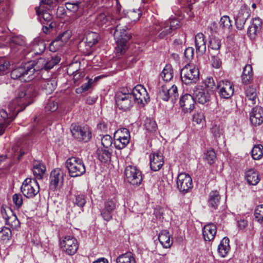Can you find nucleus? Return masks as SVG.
<instances>
[{
	"label": "nucleus",
	"instance_id": "nucleus-1",
	"mask_svg": "<svg viewBox=\"0 0 263 263\" xmlns=\"http://www.w3.org/2000/svg\"><path fill=\"white\" fill-rule=\"evenodd\" d=\"M36 90L35 86L29 84L19 89L14 99L8 104L9 112L4 109L0 110V135H2L6 128L15 119L20 111L30 104L33 98L36 96Z\"/></svg>",
	"mask_w": 263,
	"mask_h": 263
},
{
	"label": "nucleus",
	"instance_id": "nucleus-2",
	"mask_svg": "<svg viewBox=\"0 0 263 263\" xmlns=\"http://www.w3.org/2000/svg\"><path fill=\"white\" fill-rule=\"evenodd\" d=\"M180 26L179 22L176 19H170L165 22L156 20L151 28V34L162 39L170 34L174 30Z\"/></svg>",
	"mask_w": 263,
	"mask_h": 263
},
{
	"label": "nucleus",
	"instance_id": "nucleus-3",
	"mask_svg": "<svg viewBox=\"0 0 263 263\" xmlns=\"http://www.w3.org/2000/svg\"><path fill=\"white\" fill-rule=\"evenodd\" d=\"M35 65V61H31L21 64L11 71V78L20 79L21 81L24 82L31 81L34 78L33 75L37 70Z\"/></svg>",
	"mask_w": 263,
	"mask_h": 263
},
{
	"label": "nucleus",
	"instance_id": "nucleus-4",
	"mask_svg": "<svg viewBox=\"0 0 263 263\" xmlns=\"http://www.w3.org/2000/svg\"><path fill=\"white\" fill-rule=\"evenodd\" d=\"M114 36L117 44L115 47L116 53L118 55L124 54L127 48V43L131 37L130 34L127 32L126 27L117 25L115 29Z\"/></svg>",
	"mask_w": 263,
	"mask_h": 263
},
{
	"label": "nucleus",
	"instance_id": "nucleus-5",
	"mask_svg": "<svg viewBox=\"0 0 263 263\" xmlns=\"http://www.w3.org/2000/svg\"><path fill=\"white\" fill-rule=\"evenodd\" d=\"M66 167L68 170L69 175L72 177L81 176L86 172L85 166L82 159L72 157L65 162Z\"/></svg>",
	"mask_w": 263,
	"mask_h": 263
},
{
	"label": "nucleus",
	"instance_id": "nucleus-6",
	"mask_svg": "<svg viewBox=\"0 0 263 263\" xmlns=\"http://www.w3.org/2000/svg\"><path fill=\"white\" fill-rule=\"evenodd\" d=\"M182 82L185 84L196 83L199 78V71L193 65L187 64L184 66L180 72Z\"/></svg>",
	"mask_w": 263,
	"mask_h": 263
},
{
	"label": "nucleus",
	"instance_id": "nucleus-7",
	"mask_svg": "<svg viewBox=\"0 0 263 263\" xmlns=\"http://www.w3.org/2000/svg\"><path fill=\"white\" fill-rule=\"evenodd\" d=\"M118 205V200L116 197L106 199L103 206L100 209V214L103 219L107 221L110 220L112 218V213Z\"/></svg>",
	"mask_w": 263,
	"mask_h": 263
},
{
	"label": "nucleus",
	"instance_id": "nucleus-8",
	"mask_svg": "<svg viewBox=\"0 0 263 263\" xmlns=\"http://www.w3.org/2000/svg\"><path fill=\"white\" fill-rule=\"evenodd\" d=\"M21 190L24 196L28 198H32L39 193L40 186L35 179L26 178L23 181Z\"/></svg>",
	"mask_w": 263,
	"mask_h": 263
},
{
	"label": "nucleus",
	"instance_id": "nucleus-9",
	"mask_svg": "<svg viewBox=\"0 0 263 263\" xmlns=\"http://www.w3.org/2000/svg\"><path fill=\"white\" fill-rule=\"evenodd\" d=\"M116 102L119 109L123 111L129 110L135 102L130 93L120 91L116 95Z\"/></svg>",
	"mask_w": 263,
	"mask_h": 263
},
{
	"label": "nucleus",
	"instance_id": "nucleus-10",
	"mask_svg": "<svg viewBox=\"0 0 263 263\" xmlns=\"http://www.w3.org/2000/svg\"><path fill=\"white\" fill-rule=\"evenodd\" d=\"M70 131L73 138L79 141L87 142L91 137V132L87 126L72 124Z\"/></svg>",
	"mask_w": 263,
	"mask_h": 263
},
{
	"label": "nucleus",
	"instance_id": "nucleus-11",
	"mask_svg": "<svg viewBox=\"0 0 263 263\" xmlns=\"http://www.w3.org/2000/svg\"><path fill=\"white\" fill-rule=\"evenodd\" d=\"M126 180L130 184L138 186L142 180L141 172L135 166L131 165L126 167L124 171Z\"/></svg>",
	"mask_w": 263,
	"mask_h": 263
},
{
	"label": "nucleus",
	"instance_id": "nucleus-12",
	"mask_svg": "<svg viewBox=\"0 0 263 263\" xmlns=\"http://www.w3.org/2000/svg\"><path fill=\"white\" fill-rule=\"evenodd\" d=\"M61 248L63 252L69 255H73L78 251L79 243L72 236H66L60 241Z\"/></svg>",
	"mask_w": 263,
	"mask_h": 263
},
{
	"label": "nucleus",
	"instance_id": "nucleus-13",
	"mask_svg": "<svg viewBox=\"0 0 263 263\" xmlns=\"http://www.w3.org/2000/svg\"><path fill=\"white\" fill-rule=\"evenodd\" d=\"M176 183L177 189L183 194L189 192L193 187L191 177L185 173H180L178 175Z\"/></svg>",
	"mask_w": 263,
	"mask_h": 263
},
{
	"label": "nucleus",
	"instance_id": "nucleus-14",
	"mask_svg": "<svg viewBox=\"0 0 263 263\" xmlns=\"http://www.w3.org/2000/svg\"><path fill=\"white\" fill-rule=\"evenodd\" d=\"M130 93L133 96L134 102L138 104L144 105L149 101L148 93L146 89L141 85L135 86Z\"/></svg>",
	"mask_w": 263,
	"mask_h": 263
},
{
	"label": "nucleus",
	"instance_id": "nucleus-15",
	"mask_svg": "<svg viewBox=\"0 0 263 263\" xmlns=\"http://www.w3.org/2000/svg\"><path fill=\"white\" fill-rule=\"evenodd\" d=\"M1 211L2 216L5 219L6 224L9 225L13 229H17L20 227L19 220L10 208L2 207Z\"/></svg>",
	"mask_w": 263,
	"mask_h": 263
},
{
	"label": "nucleus",
	"instance_id": "nucleus-16",
	"mask_svg": "<svg viewBox=\"0 0 263 263\" xmlns=\"http://www.w3.org/2000/svg\"><path fill=\"white\" fill-rule=\"evenodd\" d=\"M195 99L199 103L204 104L211 98V92L202 85H197L193 88Z\"/></svg>",
	"mask_w": 263,
	"mask_h": 263
},
{
	"label": "nucleus",
	"instance_id": "nucleus-17",
	"mask_svg": "<svg viewBox=\"0 0 263 263\" xmlns=\"http://www.w3.org/2000/svg\"><path fill=\"white\" fill-rule=\"evenodd\" d=\"M218 94L223 99H229L234 94V87L233 84L228 80L220 81L217 86Z\"/></svg>",
	"mask_w": 263,
	"mask_h": 263
},
{
	"label": "nucleus",
	"instance_id": "nucleus-18",
	"mask_svg": "<svg viewBox=\"0 0 263 263\" xmlns=\"http://www.w3.org/2000/svg\"><path fill=\"white\" fill-rule=\"evenodd\" d=\"M61 58L59 55H55L48 58L47 59L40 58L37 62H35V67L37 68L36 72L40 69L44 68L46 70L52 68L60 61Z\"/></svg>",
	"mask_w": 263,
	"mask_h": 263
},
{
	"label": "nucleus",
	"instance_id": "nucleus-19",
	"mask_svg": "<svg viewBox=\"0 0 263 263\" xmlns=\"http://www.w3.org/2000/svg\"><path fill=\"white\" fill-rule=\"evenodd\" d=\"M249 11L246 6H242L235 15V24L238 29L243 28L246 20L250 16Z\"/></svg>",
	"mask_w": 263,
	"mask_h": 263
},
{
	"label": "nucleus",
	"instance_id": "nucleus-20",
	"mask_svg": "<svg viewBox=\"0 0 263 263\" xmlns=\"http://www.w3.org/2000/svg\"><path fill=\"white\" fill-rule=\"evenodd\" d=\"M195 101L194 96L189 93L182 95L180 99V106L184 112H190L194 108Z\"/></svg>",
	"mask_w": 263,
	"mask_h": 263
},
{
	"label": "nucleus",
	"instance_id": "nucleus-21",
	"mask_svg": "<svg viewBox=\"0 0 263 263\" xmlns=\"http://www.w3.org/2000/svg\"><path fill=\"white\" fill-rule=\"evenodd\" d=\"M10 46L14 52L21 50L25 54L26 48V41L23 36H16L10 39Z\"/></svg>",
	"mask_w": 263,
	"mask_h": 263
},
{
	"label": "nucleus",
	"instance_id": "nucleus-22",
	"mask_svg": "<svg viewBox=\"0 0 263 263\" xmlns=\"http://www.w3.org/2000/svg\"><path fill=\"white\" fill-rule=\"evenodd\" d=\"M250 120L253 125H260L263 122L262 107L259 106L253 107L250 113Z\"/></svg>",
	"mask_w": 263,
	"mask_h": 263
},
{
	"label": "nucleus",
	"instance_id": "nucleus-23",
	"mask_svg": "<svg viewBox=\"0 0 263 263\" xmlns=\"http://www.w3.org/2000/svg\"><path fill=\"white\" fill-rule=\"evenodd\" d=\"M50 189L55 190L62 184L63 180V173L61 169L55 168L51 171L50 177Z\"/></svg>",
	"mask_w": 263,
	"mask_h": 263
},
{
	"label": "nucleus",
	"instance_id": "nucleus-24",
	"mask_svg": "<svg viewBox=\"0 0 263 263\" xmlns=\"http://www.w3.org/2000/svg\"><path fill=\"white\" fill-rule=\"evenodd\" d=\"M164 164L163 156L158 152H154L150 155V167L154 171H159Z\"/></svg>",
	"mask_w": 263,
	"mask_h": 263
},
{
	"label": "nucleus",
	"instance_id": "nucleus-25",
	"mask_svg": "<svg viewBox=\"0 0 263 263\" xmlns=\"http://www.w3.org/2000/svg\"><path fill=\"white\" fill-rule=\"evenodd\" d=\"M246 102L250 106L254 105L258 101L256 87L250 86L245 88Z\"/></svg>",
	"mask_w": 263,
	"mask_h": 263
},
{
	"label": "nucleus",
	"instance_id": "nucleus-26",
	"mask_svg": "<svg viewBox=\"0 0 263 263\" xmlns=\"http://www.w3.org/2000/svg\"><path fill=\"white\" fill-rule=\"evenodd\" d=\"M43 91L46 95L50 94L55 89L57 82L54 79L43 80L40 82Z\"/></svg>",
	"mask_w": 263,
	"mask_h": 263
},
{
	"label": "nucleus",
	"instance_id": "nucleus-27",
	"mask_svg": "<svg viewBox=\"0 0 263 263\" xmlns=\"http://www.w3.org/2000/svg\"><path fill=\"white\" fill-rule=\"evenodd\" d=\"M112 20L111 13L105 10L99 13L96 18V23L98 26H102L104 25H108Z\"/></svg>",
	"mask_w": 263,
	"mask_h": 263
},
{
	"label": "nucleus",
	"instance_id": "nucleus-28",
	"mask_svg": "<svg viewBox=\"0 0 263 263\" xmlns=\"http://www.w3.org/2000/svg\"><path fill=\"white\" fill-rule=\"evenodd\" d=\"M216 233V226L213 223L206 224L203 229V236L205 241L213 240Z\"/></svg>",
	"mask_w": 263,
	"mask_h": 263
},
{
	"label": "nucleus",
	"instance_id": "nucleus-29",
	"mask_svg": "<svg viewBox=\"0 0 263 263\" xmlns=\"http://www.w3.org/2000/svg\"><path fill=\"white\" fill-rule=\"evenodd\" d=\"M245 178L250 185H256L259 181L258 173L254 168H249L246 171Z\"/></svg>",
	"mask_w": 263,
	"mask_h": 263
},
{
	"label": "nucleus",
	"instance_id": "nucleus-30",
	"mask_svg": "<svg viewBox=\"0 0 263 263\" xmlns=\"http://www.w3.org/2000/svg\"><path fill=\"white\" fill-rule=\"evenodd\" d=\"M196 50L197 52L203 53L206 50L205 36L202 33H198L195 37Z\"/></svg>",
	"mask_w": 263,
	"mask_h": 263
},
{
	"label": "nucleus",
	"instance_id": "nucleus-31",
	"mask_svg": "<svg viewBox=\"0 0 263 263\" xmlns=\"http://www.w3.org/2000/svg\"><path fill=\"white\" fill-rule=\"evenodd\" d=\"M46 167L45 165L39 161H34L33 163V172L35 179H42L45 173Z\"/></svg>",
	"mask_w": 263,
	"mask_h": 263
},
{
	"label": "nucleus",
	"instance_id": "nucleus-32",
	"mask_svg": "<svg viewBox=\"0 0 263 263\" xmlns=\"http://www.w3.org/2000/svg\"><path fill=\"white\" fill-rule=\"evenodd\" d=\"M97 157L103 163L109 162L111 158V152L109 149L98 148L97 152Z\"/></svg>",
	"mask_w": 263,
	"mask_h": 263
},
{
	"label": "nucleus",
	"instance_id": "nucleus-33",
	"mask_svg": "<svg viewBox=\"0 0 263 263\" xmlns=\"http://www.w3.org/2000/svg\"><path fill=\"white\" fill-rule=\"evenodd\" d=\"M220 196L219 192L213 191L210 192L209 197V205L214 209H216L220 203Z\"/></svg>",
	"mask_w": 263,
	"mask_h": 263
},
{
	"label": "nucleus",
	"instance_id": "nucleus-34",
	"mask_svg": "<svg viewBox=\"0 0 263 263\" xmlns=\"http://www.w3.org/2000/svg\"><path fill=\"white\" fill-rule=\"evenodd\" d=\"M158 239L164 248H168L172 245V241L170 239L169 233L166 230L161 232L158 236Z\"/></svg>",
	"mask_w": 263,
	"mask_h": 263
},
{
	"label": "nucleus",
	"instance_id": "nucleus-35",
	"mask_svg": "<svg viewBox=\"0 0 263 263\" xmlns=\"http://www.w3.org/2000/svg\"><path fill=\"white\" fill-rule=\"evenodd\" d=\"M217 250L221 257H224L227 255L230 250L229 239L228 238L224 237L222 239L218 247Z\"/></svg>",
	"mask_w": 263,
	"mask_h": 263
},
{
	"label": "nucleus",
	"instance_id": "nucleus-36",
	"mask_svg": "<svg viewBox=\"0 0 263 263\" xmlns=\"http://www.w3.org/2000/svg\"><path fill=\"white\" fill-rule=\"evenodd\" d=\"M135 258L131 252H127L119 255L116 259V263H136Z\"/></svg>",
	"mask_w": 263,
	"mask_h": 263
},
{
	"label": "nucleus",
	"instance_id": "nucleus-37",
	"mask_svg": "<svg viewBox=\"0 0 263 263\" xmlns=\"http://www.w3.org/2000/svg\"><path fill=\"white\" fill-rule=\"evenodd\" d=\"M100 39L98 33L94 32H90L86 35V43L89 47H92L98 42Z\"/></svg>",
	"mask_w": 263,
	"mask_h": 263
},
{
	"label": "nucleus",
	"instance_id": "nucleus-38",
	"mask_svg": "<svg viewBox=\"0 0 263 263\" xmlns=\"http://www.w3.org/2000/svg\"><path fill=\"white\" fill-rule=\"evenodd\" d=\"M252 68L251 65L248 64L243 68L241 76L242 81L243 84H247L249 83L252 77Z\"/></svg>",
	"mask_w": 263,
	"mask_h": 263
},
{
	"label": "nucleus",
	"instance_id": "nucleus-39",
	"mask_svg": "<svg viewBox=\"0 0 263 263\" xmlns=\"http://www.w3.org/2000/svg\"><path fill=\"white\" fill-rule=\"evenodd\" d=\"M142 13V10L141 8H134L129 9L126 13V15L132 21L135 22L139 20Z\"/></svg>",
	"mask_w": 263,
	"mask_h": 263
},
{
	"label": "nucleus",
	"instance_id": "nucleus-40",
	"mask_svg": "<svg viewBox=\"0 0 263 263\" xmlns=\"http://www.w3.org/2000/svg\"><path fill=\"white\" fill-rule=\"evenodd\" d=\"M12 236L10 228L3 227L0 231V242L2 243H7L10 240Z\"/></svg>",
	"mask_w": 263,
	"mask_h": 263
},
{
	"label": "nucleus",
	"instance_id": "nucleus-41",
	"mask_svg": "<svg viewBox=\"0 0 263 263\" xmlns=\"http://www.w3.org/2000/svg\"><path fill=\"white\" fill-rule=\"evenodd\" d=\"M45 43L43 41H35L32 44V49L35 54H40L45 50Z\"/></svg>",
	"mask_w": 263,
	"mask_h": 263
},
{
	"label": "nucleus",
	"instance_id": "nucleus-42",
	"mask_svg": "<svg viewBox=\"0 0 263 263\" xmlns=\"http://www.w3.org/2000/svg\"><path fill=\"white\" fill-rule=\"evenodd\" d=\"M251 153L253 159H260L263 157V146L261 144L254 145L252 149Z\"/></svg>",
	"mask_w": 263,
	"mask_h": 263
},
{
	"label": "nucleus",
	"instance_id": "nucleus-43",
	"mask_svg": "<svg viewBox=\"0 0 263 263\" xmlns=\"http://www.w3.org/2000/svg\"><path fill=\"white\" fill-rule=\"evenodd\" d=\"M161 76L165 81H170L173 78V70L170 65H166L164 68Z\"/></svg>",
	"mask_w": 263,
	"mask_h": 263
},
{
	"label": "nucleus",
	"instance_id": "nucleus-44",
	"mask_svg": "<svg viewBox=\"0 0 263 263\" xmlns=\"http://www.w3.org/2000/svg\"><path fill=\"white\" fill-rule=\"evenodd\" d=\"M36 11L42 23H44L42 22V19L47 22L51 21L52 18V15L47 11L44 10L43 9H36Z\"/></svg>",
	"mask_w": 263,
	"mask_h": 263
},
{
	"label": "nucleus",
	"instance_id": "nucleus-45",
	"mask_svg": "<svg viewBox=\"0 0 263 263\" xmlns=\"http://www.w3.org/2000/svg\"><path fill=\"white\" fill-rule=\"evenodd\" d=\"M58 108V102L54 98H51L49 99L45 106L46 111L53 112L57 110Z\"/></svg>",
	"mask_w": 263,
	"mask_h": 263
},
{
	"label": "nucleus",
	"instance_id": "nucleus-46",
	"mask_svg": "<svg viewBox=\"0 0 263 263\" xmlns=\"http://www.w3.org/2000/svg\"><path fill=\"white\" fill-rule=\"evenodd\" d=\"M129 142V140L128 139L114 137V145L117 149H121L124 148Z\"/></svg>",
	"mask_w": 263,
	"mask_h": 263
},
{
	"label": "nucleus",
	"instance_id": "nucleus-47",
	"mask_svg": "<svg viewBox=\"0 0 263 263\" xmlns=\"http://www.w3.org/2000/svg\"><path fill=\"white\" fill-rule=\"evenodd\" d=\"M144 126L146 130L149 132H154L157 129V125L156 122L151 118L146 119Z\"/></svg>",
	"mask_w": 263,
	"mask_h": 263
},
{
	"label": "nucleus",
	"instance_id": "nucleus-48",
	"mask_svg": "<svg viewBox=\"0 0 263 263\" xmlns=\"http://www.w3.org/2000/svg\"><path fill=\"white\" fill-rule=\"evenodd\" d=\"M171 86L168 85H163L160 88L159 97L160 99L164 101H167L168 100V93Z\"/></svg>",
	"mask_w": 263,
	"mask_h": 263
},
{
	"label": "nucleus",
	"instance_id": "nucleus-49",
	"mask_svg": "<svg viewBox=\"0 0 263 263\" xmlns=\"http://www.w3.org/2000/svg\"><path fill=\"white\" fill-rule=\"evenodd\" d=\"M220 46V40L215 36H211L209 41V47L212 50H218L219 49Z\"/></svg>",
	"mask_w": 263,
	"mask_h": 263
},
{
	"label": "nucleus",
	"instance_id": "nucleus-50",
	"mask_svg": "<svg viewBox=\"0 0 263 263\" xmlns=\"http://www.w3.org/2000/svg\"><path fill=\"white\" fill-rule=\"evenodd\" d=\"M65 6L68 10L76 12L81 7L82 3L80 1H72L66 3Z\"/></svg>",
	"mask_w": 263,
	"mask_h": 263
},
{
	"label": "nucleus",
	"instance_id": "nucleus-51",
	"mask_svg": "<svg viewBox=\"0 0 263 263\" xmlns=\"http://www.w3.org/2000/svg\"><path fill=\"white\" fill-rule=\"evenodd\" d=\"M36 140V133L34 131H32L25 135L23 140L22 143L25 145H29Z\"/></svg>",
	"mask_w": 263,
	"mask_h": 263
},
{
	"label": "nucleus",
	"instance_id": "nucleus-52",
	"mask_svg": "<svg viewBox=\"0 0 263 263\" xmlns=\"http://www.w3.org/2000/svg\"><path fill=\"white\" fill-rule=\"evenodd\" d=\"M114 137L121 138L122 139H130V134L129 130L125 128H122L117 130L115 134Z\"/></svg>",
	"mask_w": 263,
	"mask_h": 263
},
{
	"label": "nucleus",
	"instance_id": "nucleus-53",
	"mask_svg": "<svg viewBox=\"0 0 263 263\" xmlns=\"http://www.w3.org/2000/svg\"><path fill=\"white\" fill-rule=\"evenodd\" d=\"M216 158V154L213 149L208 150L204 154V159L210 165L214 163Z\"/></svg>",
	"mask_w": 263,
	"mask_h": 263
},
{
	"label": "nucleus",
	"instance_id": "nucleus-54",
	"mask_svg": "<svg viewBox=\"0 0 263 263\" xmlns=\"http://www.w3.org/2000/svg\"><path fill=\"white\" fill-rule=\"evenodd\" d=\"M177 87L173 85L170 87L169 93H168V100L171 99L173 103L175 102L178 97Z\"/></svg>",
	"mask_w": 263,
	"mask_h": 263
},
{
	"label": "nucleus",
	"instance_id": "nucleus-55",
	"mask_svg": "<svg viewBox=\"0 0 263 263\" xmlns=\"http://www.w3.org/2000/svg\"><path fill=\"white\" fill-rule=\"evenodd\" d=\"M101 143L105 149H109L112 144V139L109 135H104L101 137Z\"/></svg>",
	"mask_w": 263,
	"mask_h": 263
},
{
	"label": "nucleus",
	"instance_id": "nucleus-56",
	"mask_svg": "<svg viewBox=\"0 0 263 263\" xmlns=\"http://www.w3.org/2000/svg\"><path fill=\"white\" fill-rule=\"evenodd\" d=\"M254 215L258 222L263 223V204L259 205L256 207Z\"/></svg>",
	"mask_w": 263,
	"mask_h": 263
},
{
	"label": "nucleus",
	"instance_id": "nucleus-57",
	"mask_svg": "<svg viewBox=\"0 0 263 263\" xmlns=\"http://www.w3.org/2000/svg\"><path fill=\"white\" fill-rule=\"evenodd\" d=\"M219 25L223 29H229L232 26L231 22L229 17L227 15L221 17Z\"/></svg>",
	"mask_w": 263,
	"mask_h": 263
},
{
	"label": "nucleus",
	"instance_id": "nucleus-58",
	"mask_svg": "<svg viewBox=\"0 0 263 263\" xmlns=\"http://www.w3.org/2000/svg\"><path fill=\"white\" fill-rule=\"evenodd\" d=\"M204 87L208 89L210 92L213 91L216 88H217L215 85L213 78L212 77L208 78L204 81Z\"/></svg>",
	"mask_w": 263,
	"mask_h": 263
},
{
	"label": "nucleus",
	"instance_id": "nucleus-59",
	"mask_svg": "<svg viewBox=\"0 0 263 263\" xmlns=\"http://www.w3.org/2000/svg\"><path fill=\"white\" fill-rule=\"evenodd\" d=\"M10 63L3 59H0V75L4 74L10 67Z\"/></svg>",
	"mask_w": 263,
	"mask_h": 263
},
{
	"label": "nucleus",
	"instance_id": "nucleus-60",
	"mask_svg": "<svg viewBox=\"0 0 263 263\" xmlns=\"http://www.w3.org/2000/svg\"><path fill=\"white\" fill-rule=\"evenodd\" d=\"M211 131L215 138L219 137L223 133L222 128L220 125H213Z\"/></svg>",
	"mask_w": 263,
	"mask_h": 263
},
{
	"label": "nucleus",
	"instance_id": "nucleus-61",
	"mask_svg": "<svg viewBox=\"0 0 263 263\" xmlns=\"http://www.w3.org/2000/svg\"><path fill=\"white\" fill-rule=\"evenodd\" d=\"M92 83V80L89 79L87 83L83 84L81 87L76 89V92L77 93H81L88 90L90 88Z\"/></svg>",
	"mask_w": 263,
	"mask_h": 263
},
{
	"label": "nucleus",
	"instance_id": "nucleus-62",
	"mask_svg": "<svg viewBox=\"0 0 263 263\" xmlns=\"http://www.w3.org/2000/svg\"><path fill=\"white\" fill-rule=\"evenodd\" d=\"M205 120V116L202 111H197L193 116V121L198 124L201 123Z\"/></svg>",
	"mask_w": 263,
	"mask_h": 263
},
{
	"label": "nucleus",
	"instance_id": "nucleus-63",
	"mask_svg": "<svg viewBox=\"0 0 263 263\" xmlns=\"http://www.w3.org/2000/svg\"><path fill=\"white\" fill-rule=\"evenodd\" d=\"M211 63L212 66L215 68H220L222 64L221 61L218 55H212Z\"/></svg>",
	"mask_w": 263,
	"mask_h": 263
},
{
	"label": "nucleus",
	"instance_id": "nucleus-64",
	"mask_svg": "<svg viewBox=\"0 0 263 263\" xmlns=\"http://www.w3.org/2000/svg\"><path fill=\"white\" fill-rule=\"evenodd\" d=\"M260 30L259 29L251 25L248 29V34L251 39H254Z\"/></svg>",
	"mask_w": 263,
	"mask_h": 263
}]
</instances>
